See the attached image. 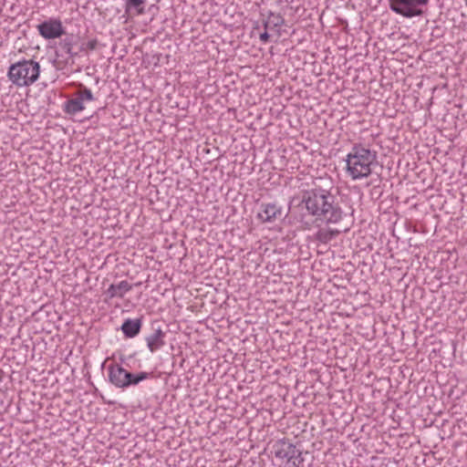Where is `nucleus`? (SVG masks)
<instances>
[{
	"label": "nucleus",
	"instance_id": "nucleus-8",
	"mask_svg": "<svg viewBox=\"0 0 467 467\" xmlns=\"http://www.w3.org/2000/svg\"><path fill=\"white\" fill-rule=\"evenodd\" d=\"M157 321L151 324L153 332L146 337L147 346L151 353L160 349L165 345V332L162 331Z\"/></svg>",
	"mask_w": 467,
	"mask_h": 467
},
{
	"label": "nucleus",
	"instance_id": "nucleus-7",
	"mask_svg": "<svg viewBox=\"0 0 467 467\" xmlns=\"http://www.w3.org/2000/svg\"><path fill=\"white\" fill-rule=\"evenodd\" d=\"M283 216L282 208L275 203H262L257 217L264 223H271Z\"/></svg>",
	"mask_w": 467,
	"mask_h": 467
},
{
	"label": "nucleus",
	"instance_id": "nucleus-22",
	"mask_svg": "<svg viewBox=\"0 0 467 467\" xmlns=\"http://www.w3.org/2000/svg\"><path fill=\"white\" fill-rule=\"evenodd\" d=\"M4 370L0 368V382H2L3 379H4Z\"/></svg>",
	"mask_w": 467,
	"mask_h": 467
},
{
	"label": "nucleus",
	"instance_id": "nucleus-9",
	"mask_svg": "<svg viewBox=\"0 0 467 467\" xmlns=\"http://www.w3.org/2000/svg\"><path fill=\"white\" fill-rule=\"evenodd\" d=\"M126 369L118 364H111L108 367V374L109 382L116 388L124 389Z\"/></svg>",
	"mask_w": 467,
	"mask_h": 467
},
{
	"label": "nucleus",
	"instance_id": "nucleus-20",
	"mask_svg": "<svg viewBox=\"0 0 467 467\" xmlns=\"http://www.w3.org/2000/svg\"><path fill=\"white\" fill-rule=\"evenodd\" d=\"M133 374L134 373H131L130 371H128L126 369V372H125V382H123L121 385H123L124 389L126 388H129L130 386V382H131V379H132V377H133Z\"/></svg>",
	"mask_w": 467,
	"mask_h": 467
},
{
	"label": "nucleus",
	"instance_id": "nucleus-3",
	"mask_svg": "<svg viewBox=\"0 0 467 467\" xmlns=\"http://www.w3.org/2000/svg\"><path fill=\"white\" fill-rule=\"evenodd\" d=\"M40 74L38 62L32 59L18 61L9 67L7 76L16 87H29L34 84Z\"/></svg>",
	"mask_w": 467,
	"mask_h": 467
},
{
	"label": "nucleus",
	"instance_id": "nucleus-18",
	"mask_svg": "<svg viewBox=\"0 0 467 467\" xmlns=\"http://www.w3.org/2000/svg\"><path fill=\"white\" fill-rule=\"evenodd\" d=\"M98 46V40L97 39H91L88 41L87 43L81 44V46L78 48V51H85L87 49L94 50L97 48Z\"/></svg>",
	"mask_w": 467,
	"mask_h": 467
},
{
	"label": "nucleus",
	"instance_id": "nucleus-23",
	"mask_svg": "<svg viewBox=\"0 0 467 467\" xmlns=\"http://www.w3.org/2000/svg\"><path fill=\"white\" fill-rule=\"evenodd\" d=\"M464 2H465V5H467V0H464Z\"/></svg>",
	"mask_w": 467,
	"mask_h": 467
},
{
	"label": "nucleus",
	"instance_id": "nucleus-4",
	"mask_svg": "<svg viewBox=\"0 0 467 467\" xmlns=\"http://www.w3.org/2000/svg\"><path fill=\"white\" fill-rule=\"evenodd\" d=\"M389 9L397 15L406 18L420 16L423 14L422 5H426L429 0H388Z\"/></svg>",
	"mask_w": 467,
	"mask_h": 467
},
{
	"label": "nucleus",
	"instance_id": "nucleus-2",
	"mask_svg": "<svg viewBox=\"0 0 467 467\" xmlns=\"http://www.w3.org/2000/svg\"><path fill=\"white\" fill-rule=\"evenodd\" d=\"M377 161V152L362 144L353 145L347 155V172L352 180L367 178L371 174V167Z\"/></svg>",
	"mask_w": 467,
	"mask_h": 467
},
{
	"label": "nucleus",
	"instance_id": "nucleus-16",
	"mask_svg": "<svg viewBox=\"0 0 467 467\" xmlns=\"http://www.w3.org/2000/svg\"><path fill=\"white\" fill-rule=\"evenodd\" d=\"M76 96H78L82 100L83 103H84V101L94 99V96H93L91 90L87 88L86 87H83L82 88H80L76 93Z\"/></svg>",
	"mask_w": 467,
	"mask_h": 467
},
{
	"label": "nucleus",
	"instance_id": "nucleus-1",
	"mask_svg": "<svg viewBox=\"0 0 467 467\" xmlns=\"http://www.w3.org/2000/svg\"><path fill=\"white\" fill-rule=\"evenodd\" d=\"M302 203L307 213L315 218V222L320 223H337L343 215V212L336 196L330 191L321 187H315L303 192Z\"/></svg>",
	"mask_w": 467,
	"mask_h": 467
},
{
	"label": "nucleus",
	"instance_id": "nucleus-19",
	"mask_svg": "<svg viewBox=\"0 0 467 467\" xmlns=\"http://www.w3.org/2000/svg\"><path fill=\"white\" fill-rule=\"evenodd\" d=\"M294 466L298 467L304 462V458L302 457V451L298 449L296 450L295 457L291 460Z\"/></svg>",
	"mask_w": 467,
	"mask_h": 467
},
{
	"label": "nucleus",
	"instance_id": "nucleus-12",
	"mask_svg": "<svg viewBox=\"0 0 467 467\" xmlns=\"http://www.w3.org/2000/svg\"><path fill=\"white\" fill-rule=\"evenodd\" d=\"M141 325H142V323L140 318H137V319H130L129 318L123 322V324L121 326V330L127 337H134L135 336H137L140 333Z\"/></svg>",
	"mask_w": 467,
	"mask_h": 467
},
{
	"label": "nucleus",
	"instance_id": "nucleus-21",
	"mask_svg": "<svg viewBox=\"0 0 467 467\" xmlns=\"http://www.w3.org/2000/svg\"><path fill=\"white\" fill-rule=\"evenodd\" d=\"M269 37H270V36H269V34L267 33V30H265V32H264V33H262V34L260 35L259 39H260V40H261V42H263V43H267V42H268V40H269Z\"/></svg>",
	"mask_w": 467,
	"mask_h": 467
},
{
	"label": "nucleus",
	"instance_id": "nucleus-5",
	"mask_svg": "<svg viewBox=\"0 0 467 467\" xmlns=\"http://www.w3.org/2000/svg\"><path fill=\"white\" fill-rule=\"evenodd\" d=\"M39 35L45 39H54L65 35L62 22L57 18H49L37 25Z\"/></svg>",
	"mask_w": 467,
	"mask_h": 467
},
{
	"label": "nucleus",
	"instance_id": "nucleus-14",
	"mask_svg": "<svg viewBox=\"0 0 467 467\" xmlns=\"http://www.w3.org/2000/svg\"><path fill=\"white\" fill-rule=\"evenodd\" d=\"M84 109V103L78 96L74 99L67 100L64 104V111L69 115H75Z\"/></svg>",
	"mask_w": 467,
	"mask_h": 467
},
{
	"label": "nucleus",
	"instance_id": "nucleus-13",
	"mask_svg": "<svg viewBox=\"0 0 467 467\" xmlns=\"http://www.w3.org/2000/svg\"><path fill=\"white\" fill-rule=\"evenodd\" d=\"M285 23L284 17L280 14L269 12L267 18L264 21L265 30H274L282 26Z\"/></svg>",
	"mask_w": 467,
	"mask_h": 467
},
{
	"label": "nucleus",
	"instance_id": "nucleus-6",
	"mask_svg": "<svg viewBox=\"0 0 467 467\" xmlns=\"http://www.w3.org/2000/svg\"><path fill=\"white\" fill-rule=\"evenodd\" d=\"M296 447L285 439L279 440L273 445V453L275 458L291 462L295 457Z\"/></svg>",
	"mask_w": 467,
	"mask_h": 467
},
{
	"label": "nucleus",
	"instance_id": "nucleus-11",
	"mask_svg": "<svg viewBox=\"0 0 467 467\" xmlns=\"http://www.w3.org/2000/svg\"><path fill=\"white\" fill-rule=\"evenodd\" d=\"M79 36L68 34L59 42V46L71 57L78 55V50H75V47L78 44Z\"/></svg>",
	"mask_w": 467,
	"mask_h": 467
},
{
	"label": "nucleus",
	"instance_id": "nucleus-10",
	"mask_svg": "<svg viewBox=\"0 0 467 467\" xmlns=\"http://www.w3.org/2000/svg\"><path fill=\"white\" fill-rule=\"evenodd\" d=\"M132 285L126 280L119 282V284H111L109 288L106 290L105 294L109 299H112L114 297H123L124 295L130 291Z\"/></svg>",
	"mask_w": 467,
	"mask_h": 467
},
{
	"label": "nucleus",
	"instance_id": "nucleus-17",
	"mask_svg": "<svg viewBox=\"0 0 467 467\" xmlns=\"http://www.w3.org/2000/svg\"><path fill=\"white\" fill-rule=\"evenodd\" d=\"M150 373L140 371L137 374H133L130 386L138 385L140 381L147 379L150 377Z\"/></svg>",
	"mask_w": 467,
	"mask_h": 467
},
{
	"label": "nucleus",
	"instance_id": "nucleus-15",
	"mask_svg": "<svg viewBox=\"0 0 467 467\" xmlns=\"http://www.w3.org/2000/svg\"><path fill=\"white\" fill-rule=\"evenodd\" d=\"M338 234H339L338 230L320 229L316 234V239H317V241H318L322 244H327Z\"/></svg>",
	"mask_w": 467,
	"mask_h": 467
}]
</instances>
